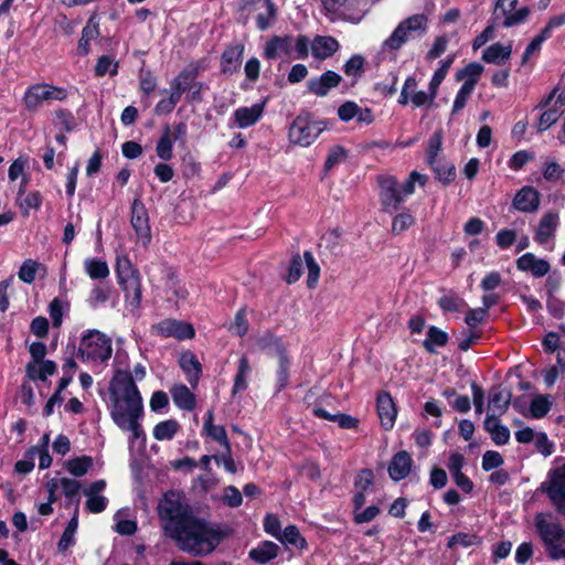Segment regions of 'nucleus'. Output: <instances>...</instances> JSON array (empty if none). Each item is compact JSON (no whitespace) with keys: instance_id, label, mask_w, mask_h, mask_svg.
I'll return each instance as SVG.
<instances>
[{"instance_id":"f257e3e1","label":"nucleus","mask_w":565,"mask_h":565,"mask_svg":"<svg viewBox=\"0 0 565 565\" xmlns=\"http://www.w3.org/2000/svg\"><path fill=\"white\" fill-rule=\"evenodd\" d=\"M166 535L175 541L178 547L195 555L211 553L218 537L207 524L196 518L191 508L173 492L164 494L158 505Z\"/></svg>"},{"instance_id":"f03ea898","label":"nucleus","mask_w":565,"mask_h":565,"mask_svg":"<svg viewBox=\"0 0 565 565\" xmlns=\"http://www.w3.org/2000/svg\"><path fill=\"white\" fill-rule=\"evenodd\" d=\"M113 422L124 431H130L129 443L145 441V431L139 423L143 414L142 398L129 371H118L109 387Z\"/></svg>"},{"instance_id":"7ed1b4c3","label":"nucleus","mask_w":565,"mask_h":565,"mask_svg":"<svg viewBox=\"0 0 565 565\" xmlns=\"http://www.w3.org/2000/svg\"><path fill=\"white\" fill-rule=\"evenodd\" d=\"M426 180L427 177L417 171H413L402 185L398 184L397 179L393 175H379V195L383 210L387 213L397 211L405 196L414 193L415 183L418 182L424 185Z\"/></svg>"},{"instance_id":"20e7f679","label":"nucleus","mask_w":565,"mask_h":565,"mask_svg":"<svg viewBox=\"0 0 565 565\" xmlns=\"http://www.w3.org/2000/svg\"><path fill=\"white\" fill-rule=\"evenodd\" d=\"M535 530L546 555L553 561L565 559V529L552 513H536Z\"/></svg>"},{"instance_id":"39448f33","label":"nucleus","mask_w":565,"mask_h":565,"mask_svg":"<svg viewBox=\"0 0 565 565\" xmlns=\"http://www.w3.org/2000/svg\"><path fill=\"white\" fill-rule=\"evenodd\" d=\"M428 31V18L424 13H417L402 20L387 39L381 45L382 53H396L407 42L420 39Z\"/></svg>"},{"instance_id":"423d86ee","label":"nucleus","mask_w":565,"mask_h":565,"mask_svg":"<svg viewBox=\"0 0 565 565\" xmlns=\"http://www.w3.org/2000/svg\"><path fill=\"white\" fill-rule=\"evenodd\" d=\"M116 275L118 285L125 292L126 302L134 309L141 305L142 287L138 269H136L128 256L118 255L116 258Z\"/></svg>"},{"instance_id":"0eeeda50","label":"nucleus","mask_w":565,"mask_h":565,"mask_svg":"<svg viewBox=\"0 0 565 565\" xmlns=\"http://www.w3.org/2000/svg\"><path fill=\"white\" fill-rule=\"evenodd\" d=\"M78 353L83 360L102 363L113 354L111 341L97 330H90L79 343Z\"/></svg>"},{"instance_id":"6e6552de","label":"nucleus","mask_w":565,"mask_h":565,"mask_svg":"<svg viewBox=\"0 0 565 565\" xmlns=\"http://www.w3.org/2000/svg\"><path fill=\"white\" fill-rule=\"evenodd\" d=\"M322 7L332 20L359 23L365 12V0H321Z\"/></svg>"},{"instance_id":"1a4fd4ad","label":"nucleus","mask_w":565,"mask_h":565,"mask_svg":"<svg viewBox=\"0 0 565 565\" xmlns=\"http://www.w3.org/2000/svg\"><path fill=\"white\" fill-rule=\"evenodd\" d=\"M323 128L320 122L312 120L308 113H303L297 116L290 125L288 131L289 141L301 147H308L318 138Z\"/></svg>"},{"instance_id":"9d476101","label":"nucleus","mask_w":565,"mask_h":565,"mask_svg":"<svg viewBox=\"0 0 565 565\" xmlns=\"http://www.w3.org/2000/svg\"><path fill=\"white\" fill-rule=\"evenodd\" d=\"M66 90L49 84H35L29 87L24 94L25 108L35 111L46 100H64Z\"/></svg>"},{"instance_id":"9b49d317","label":"nucleus","mask_w":565,"mask_h":565,"mask_svg":"<svg viewBox=\"0 0 565 565\" xmlns=\"http://www.w3.org/2000/svg\"><path fill=\"white\" fill-rule=\"evenodd\" d=\"M131 226L134 227L137 237L147 245L151 241V232L149 226L148 212L140 200L135 199L131 204Z\"/></svg>"},{"instance_id":"f8f14e48","label":"nucleus","mask_w":565,"mask_h":565,"mask_svg":"<svg viewBox=\"0 0 565 565\" xmlns=\"http://www.w3.org/2000/svg\"><path fill=\"white\" fill-rule=\"evenodd\" d=\"M205 68L202 62H193L186 65L171 82V92L179 98L184 92H189L190 86L200 73Z\"/></svg>"},{"instance_id":"ddd939ff","label":"nucleus","mask_w":565,"mask_h":565,"mask_svg":"<svg viewBox=\"0 0 565 565\" xmlns=\"http://www.w3.org/2000/svg\"><path fill=\"white\" fill-rule=\"evenodd\" d=\"M559 225V214L555 211L544 213L535 228L534 241L540 245H545L555 237Z\"/></svg>"},{"instance_id":"4468645a","label":"nucleus","mask_w":565,"mask_h":565,"mask_svg":"<svg viewBox=\"0 0 565 565\" xmlns=\"http://www.w3.org/2000/svg\"><path fill=\"white\" fill-rule=\"evenodd\" d=\"M540 204L541 193L530 185L521 188L512 201V206L522 213H535Z\"/></svg>"},{"instance_id":"2eb2a0df","label":"nucleus","mask_w":565,"mask_h":565,"mask_svg":"<svg viewBox=\"0 0 565 565\" xmlns=\"http://www.w3.org/2000/svg\"><path fill=\"white\" fill-rule=\"evenodd\" d=\"M158 333L163 337H173L178 340L192 339L195 334L194 328L191 323L166 319L156 326Z\"/></svg>"},{"instance_id":"dca6fc26","label":"nucleus","mask_w":565,"mask_h":565,"mask_svg":"<svg viewBox=\"0 0 565 565\" xmlns=\"http://www.w3.org/2000/svg\"><path fill=\"white\" fill-rule=\"evenodd\" d=\"M244 50L242 43L231 44L224 50L221 56V72L224 75L231 76L239 71Z\"/></svg>"},{"instance_id":"f3484780","label":"nucleus","mask_w":565,"mask_h":565,"mask_svg":"<svg viewBox=\"0 0 565 565\" xmlns=\"http://www.w3.org/2000/svg\"><path fill=\"white\" fill-rule=\"evenodd\" d=\"M516 268L520 271L531 273L535 278L544 277L551 269L547 260L537 258L533 253H525L516 262Z\"/></svg>"},{"instance_id":"a211bd4d","label":"nucleus","mask_w":565,"mask_h":565,"mask_svg":"<svg viewBox=\"0 0 565 565\" xmlns=\"http://www.w3.org/2000/svg\"><path fill=\"white\" fill-rule=\"evenodd\" d=\"M341 81L342 77L338 73L327 71L321 76L308 81V90L316 96L324 97L330 89L339 86Z\"/></svg>"},{"instance_id":"6ab92c4d","label":"nucleus","mask_w":565,"mask_h":565,"mask_svg":"<svg viewBox=\"0 0 565 565\" xmlns=\"http://www.w3.org/2000/svg\"><path fill=\"white\" fill-rule=\"evenodd\" d=\"M541 490L547 494L550 501L565 494V463L550 471Z\"/></svg>"},{"instance_id":"aec40b11","label":"nucleus","mask_w":565,"mask_h":565,"mask_svg":"<svg viewBox=\"0 0 565 565\" xmlns=\"http://www.w3.org/2000/svg\"><path fill=\"white\" fill-rule=\"evenodd\" d=\"M519 0H498L497 9H501L504 15L502 25L511 28L525 21L530 14V10L523 7L514 12Z\"/></svg>"},{"instance_id":"412c9836","label":"nucleus","mask_w":565,"mask_h":565,"mask_svg":"<svg viewBox=\"0 0 565 565\" xmlns=\"http://www.w3.org/2000/svg\"><path fill=\"white\" fill-rule=\"evenodd\" d=\"M279 54H284L291 57L294 54V38L291 35L286 36H273L265 45L264 56L267 60H274Z\"/></svg>"},{"instance_id":"4be33fe9","label":"nucleus","mask_w":565,"mask_h":565,"mask_svg":"<svg viewBox=\"0 0 565 565\" xmlns=\"http://www.w3.org/2000/svg\"><path fill=\"white\" fill-rule=\"evenodd\" d=\"M377 414L381 425L385 430L394 426L397 411L392 396L388 393H382L377 396Z\"/></svg>"},{"instance_id":"5701e85b","label":"nucleus","mask_w":565,"mask_h":565,"mask_svg":"<svg viewBox=\"0 0 565 565\" xmlns=\"http://www.w3.org/2000/svg\"><path fill=\"white\" fill-rule=\"evenodd\" d=\"M413 459L411 455L405 451L395 454L388 465V475L394 481L405 479L411 472Z\"/></svg>"},{"instance_id":"b1692460","label":"nucleus","mask_w":565,"mask_h":565,"mask_svg":"<svg viewBox=\"0 0 565 565\" xmlns=\"http://www.w3.org/2000/svg\"><path fill=\"white\" fill-rule=\"evenodd\" d=\"M265 103L255 104L250 107L237 108L233 118L238 128H247L255 125L264 113Z\"/></svg>"},{"instance_id":"393cba45","label":"nucleus","mask_w":565,"mask_h":565,"mask_svg":"<svg viewBox=\"0 0 565 565\" xmlns=\"http://www.w3.org/2000/svg\"><path fill=\"white\" fill-rule=\"evenodd\" d=\"M511 402V393L504 392L500 387H492L489 393V413L499 418L508 411Z\"/></svg>"},{"instance_id":"a878e982","label":"nucleus","mask_w":565,"mask_h":565,"mask_svg":"<svg viewBox=\"0 0 565 565\" xmlns=\"http://www.w3.org/2000/svg\"><path fill=\"white\" fill-rule=\"evenodd\" d=\"M339 42L332 36H316L311 43L313 57L326 60L339 50Z\"/></svg>"},{"instance_id":"bb28decb","label":"nucleus","mask_w":565,"mask_h":565,"mask_svg":"<svg viewBox=\"0 0 565 565\" xmlns=\"http://www.w3.org/2000/svg\"><path fill=\"white\" fill-rule=\"evenodd\" d=\"M203 430L205 431L206 436H209L211 439L217 441L220 445H222L225 448V451L230 452L231 443L228 440L225 427L222 425L213 424V412L212 411H209L205 415Z\"/></svg>"},{"instance_id":"cd10ccee","label":"nucleus","mask_w":565,"mask_h":565,"mask_svg":"<svg viewBox=\"0 0 565 565\" xmlns=\"http://www.w3.org/2000/svg\"><path fill=\"white\" fill-rule=\"evenodd\" d=\"M484 429L490 434L495 445L502 446L508 444L510 440L509 428L502 425L499 418H495L493 415H487Z\"/></svg>"},{"instance_id":"c85d7f7f","label":"nucleus","mask_w":565,"mask_h":565,"mask_svg":"<svg viewBox=\"0 0 565 565\" xmlns=\"http://www.w3.org/2000/svg\"><path fill=\"white\" fill-rule=\"evenodd\" d=\"M279 553V546L270 541H265L252 548L248 553L249 558L257 564H266L276 558Z\"/></svg>"},{"instance_id":"c756f323","label":"nucleus","mask_w":565,"mask_h":565,"mask_svg":"<svg viewBox=\"0 0 565 565\" xmlns=\"http://www.w3.org/2000/svg\"><path fill=\"white\" fill-rule=\"evenodd\" d=\"M180 366L186 374L188 381L192 387L196 386L202 369L201 364L192 352H185L180 358Z\"/></svg>"},{"instance_id":"7c9ffc66","label":"nucleus","mask_w":565,"mask_h":565,"mask_svg":"<svg viewBox=\"0 0 565 565\" xmlns=\"http://www.w3.org/2000/svg\"><path fill=\"white\" fill-rule=\"evenodd\" d=\"M512 54L511 45L493 43L482 53V60L487 63L501 65L505 63Z\"/></svg>"},{"instance_id":"2f4dec72","label":"nucleus","mask_w":565,"mask_h":565,"mask_svg":"<svg viewBox=\"0 0 565 565\" xmlns=\"http://www.w3.org/2000/svg\"><path fill=\"white\" fill-rule=\"evenodd\" d=\"M258 347L266 352V354L278 358V361L288 358L281 339L270 333L263 335L258 340Z\"/></svg>"},{"instance_id":"473e14b6","label":"nucleus","mask_w":565,"mask_h":565,"mask_svg":"<svg viewBox=\"0 0 565 565\" xmlns=\"http://www.w3.org/2000/svg\"><path fill=\"white\" fill-rule=\"evenodd\" d=\"M56 372V364L50 360H43L39 363H28L26 374L32 381H46L49 375Z\"/></svg>"},{"instance_id":"72a5a7b5","label":"nucleus","mask_w":565,"mask_h":565,"mask_svg":"<svg viewBox=\"0 0 565 565\" xmlns=\"http://www.w3.org/2000/svg\"><path fill=\"white\" fill-rule=\"evenodd\" d=\"M174 404L185 411H192L195 407L194 394L183 384L175 385L171 390Z\"/></svg>"},{"instance_id":"f704fd0d","label":"nucleus","mask_w":565,"mask_h":565,"mask_svg":"<svg viewBox=\"0 0 565 565\" xmlns=\"http://www.w3.org/2000/svg\"><path fill=\"white\" fill-rule=\"evenodd\" d=\"M99 35L98 22L95 17H92L82 31V36L78 42V53L86 55L89 52V42Z\"/></svg>"},{"instance_id":"c9c22d12","label":"nucleus","mask_w":565,"mask_h":565,"mask_svg":"<svg viewBox=\"0 0 565 565\" xmlns=\"http://www.w3.org/2000/svg\"><path fill=\"white\" fill-rule=\"evenodd\" d=\"M448 342V334L439 328L431 326L428 329L427 338L423 345L427 352L434 353L436 347H445Z\"/></svg>"},{"instance_id":"e433bc0d","label":"nucleus","mask_w":565,"mask_h":565,"mask_svg":"<svg viewBox=\"0 0 565 565\" xmlns=\"http://www.w3.org/2000/svg\"><path fill=\"white\" fill-rule=\"evenodd\" d=\"M156 152L157 156L164 161H168L172 158L173 141L170 126L164 127L163 134L157 142Z\"/></svg>"},{"instance_id":"4c0bfd02","label":"nucleus","mask_w":565,"mask_h":565,"mask_svg":"<svg viewBox=\"0 0 565 565\" xmlns=\"http://www.w3.org/2000/svg\"><path fill=\"white\" fill-rule=\"evenodd\" d=\"M250 372V365L246 355H242L238 360V371L234 379V385L232 394L235 395L238 392L245 391L248 386L247 375Z\"/></svg>"},{"instance_id":"58836bf2","label":"nucleus","mask_w":565,"mask_h":565,"mask_svg":"<svg viewBox=\"0 0 565 565\" xmlns=\"http://www.w3.org/2000/svg\"><path fill=\"white\" fill-rule=\"evenodd\" d=\"M180 429L175 419H167L158 423L153 428V437L157 440H171Z\"/></svg>"},{"instance_id":"ea45409f","label":"nucleus","mask_w":565,"mask_h":565,"mask_svg":"<svg viewBox=\"0 0 565 565\" xmlns=\"http://www.w3.org/2000/svg\"><path fill=\"white\" fill-rule=\"evenodd\" d=\"M482 72L483 66L477 62H472L457 73V79H466L463 84H470L471 87L475 88Z\"/></svg>"},{"instance_id":"a19ab883","label":"nucleus","mask_w":565,"mask_h":565,"mask_svg":"<svg viewBox=\"0 0 565 565\" xmlns=\"http://www.w3.org/2000/svg\"><path fill=\"white\" fill-rule=\"evenodd\" d=\"M85 270L92 279H103L108 277L109 268L106 262L88 258L84 263Z\"/></svg>"},{"instance_id":"79ce46f5","label":"nucleus","mask_w":565,"mask_h":565,"mask_svg":"<svg viewBox=\"0 0 565 565\" xmlns=\"http://www.w3.org/2000/svg\"><path fill=\"white\" fill-rule=\"evenodd\" d=\"M556 105L554 104L553 107L544 110L537 121L536 128L539 132H543L547 130L552 125H554L561 115L563 114V110H561Z\"/></svg>"},{"instance_id":"37998d69","label":"nucleus","mask_w":565,"mask_h":565,"mask_svg":"<svg viewBox=\"0 0 565 565\" xmlns=\"http://www.w3.org/2000/svg\"><path fill=\"white\" fill-rule=\"evenodd\" d=\"M364 64L365 58L360 54H355L345 62L343 72L349 77L361 78L364 73Z\"/></svg>"},{"instance_id":"c03bdc74","label":"nucleus","mask_w":565,"mask_h":565,"mask_svg":"<svg viewBox=\"0 0 565 565\" xmlns=\"http://www.w3.org/2000/svg\"><path fill=\"white\" fill-rule=\"evenodd\" d=\"M267 12L259 13L256 18V25L260 31L268 30L277 20V8L273 0L265 1Z\"/></svg>"},{"instance_id":"a18cd8bd","label":"nucleus","mask_w":565,"mask_h":565,"mask_svg":"<svg viewBox=\"0 0 565 565\" xmlns=\"http://www.w3.org/2000/svg\"><path fill=\"white\" fill-rule=\"evenodd\" d=\"M93 467V460L88 456H82L66 462V469L75 477H82Z\"/></svg>"},{"instance_id":"49530a36","label":"nucleus","mask_w":565,"mask_h":565,"mask_svg":"<svg viewBox=\"0 0 565 565\" xmlns=\"http://www.w3.org/2000/svg\"><path fill=\"white\" fill-rule=\"evenodd\" d=\"M438 305L444 311L448 312H458L467 307L466 301L454 292L439 298Z\"/></svg>"},{"instance_id":"de8ad7c7","label":"nucleus","mask_w":565,"mask_h":565,"mask_svg":"<svg viewBox=\"0 0 565 565\" xmlns=\"http://www.w3.org/2000/svg\"><path fill=\"white\" fill-rule=\"evenodd\" d=\"M551 407L552 401L548 395H537L531 402L530 412L534 418H543L550 412Z\"/></svg>"},{"instance_id":"09e8293b","label":"nucleus","mask_w":565,"mask_h":565,"mask_svg":"<svg viewBox=\"0 0 565 565\" xmlns=\"http://www.w3.org/2000/svg\"><path fill=\"white\" fill-rule=\"evenodd\" d=\"M285 545H294L299 548L306 546V540L301 536L299 530L295 525H288L278 539Z\"/></svg>"},{"instance_id":"8fccbe9b","label":"nucleus","mask_w":565,"mask_h":565,"mask_svg":"<svg viewBox=\"0 0 565 565\" xmlns=\"http://www.w3.org/2000/svg\"><path fill=\"white\" fill-rule=\"evenodd\" d=\"M303 258L308 268L307 285L310 289H313L317 287L319 280L320 267L315 260V257L311 252L306 250L303 253Z\"/></svg>"},{"instance_id":"3c124183","label":"nucleus","mask_w":565,"mask_h":565,"mask_svg":"<svg viewBox=\"0 0 565 565\" xmlns=\"http://www.w3.org/2000/svg\"><path fill=\"white\" fill-rule=\"evenodd\" d=\"M18 205L21 209V212L24 216H28L30 213V210H39L42 204V195L40 192L34 191L29 194L24 199L18 198L17 200Z\"/></svg>"},{"instance_id":"603ef678","label":"nucleus","mask_w":565,"mask_h":565,"mask_svg":"<svg viewBox=\"0 0 565 565\" xmlns=\"http://www.w3.org/2000/svg\"><path fill=\"white\" fill-rule=\"evenodd\" d=\"M429 166L433 168L436 173V178L440 182L448 184L455 179L456 172L452 164L440 160V163H434Z\"/></svg>"},{"instance_id":"864d4df0","label":"nucleus","mask_w":565,"mask_h":565,"mask_svg":"<svg viewBox=\"0 0 565 565\" xmlns=\"http://www.w3.org/2000/svg\"><path fill=\"white\" fill-rule=\"evenodd\" d=\"M39 269V263L29 258L25 259L18 271L19 279L23 282L32 284Z\"/></svg>"},{"instance_id":"5fc2aeb1","label":"nucleus","mask_w":565,"mask_h":565,"mask_svg":"<svg viewBox=\"0 0 565 565\" xmlns=\"http://www.w3.org/2000/svg\"><path fill=\"white\" fill-rule=\"evenodd\" d=\"M415 222L414 216L408 212L397 214L392 222V233L399 235L401 233L408 230Z\"/></svg>"},{"instance_id":"6e6d98bb","label":"nucleus","mask_w":565,"mask_h":565,"mask_svg":"<svg viewBox=\"0 0 565 565\" xmlns=\"http://www.w3.org/2000/svg\"><path fill=\"white\" fill-rule=\"evenodd\" d=\"M78 526L77 516L74 515L71 521L68 522L66 529L64 530L60 542H58V548L61 551H66L73 543H74V534L76 532V529Z\"/></svg>"},{"instance_id":"4d7b16f0","label":"nucleus","mask_w":565,"mask_h":565,"mask_svg":"<svg viewBox=\"0 0 565 565\" xmlns=\"http://www.w3.org/2000/svg\"><path fill=\"white\" fill-rule=\"evenodd\" d=\"M441 132L436 131L429 139L428 142V153H427V162L428 164L440 163V159L438 158V152L441 148Z\"/></svg>"},{"instance_id":"13d9d810","label":"nucleus","mask_w":565,"mask_h":565,"mask_svg":"<svg viewBox=\"0 0 565 565\" xmlns=\"http://www.w3.org/2000/svg\"><path fill=\"white\" fill-rule=\"evenodd\" d=\"M118 70V63L114 62L109 56L103 55L98 58L95 66L96 76H104L107 73L110 75H116Z\"/></svg>"},{"instance_id":"bf43d9fd","label":"nucleus","mask_w":565,"mask_h":565,"mask_svg":"<svg viewBox=\"0 0 565 565\" xmlns=\"http://www.w3.org/2000/svg\"><path fill=\"white\" fill-rule=\"evenodd\" d=\"M230 331H232L237 337H244L248 331V321L246 318L245 309H239L234 318V322L230 327Z\"/></svg>"},{"instance_id":"052dcab7","label":"nucleus","mask_w":565,"mask_h":565,"mask_svg":"<svg viewBox=\"0 0 565 565\" xmlns=\"http://www.w3.org/2000/svg\"><path fill=\"white\" fill-rule=\"evenodd\" d=\"M347 158V150L342 146H333L324 162V169L330 170L334 166L341 163Z\"/></svg>"},{"instance_id":"680f3d73","label":"nucleus","mask_w":565,"mask_h":565,"mask_svg":"<svg viewBox=\"0 0 565 565\" xmlns=\"http://www.w3.org/2000/svg\"><path fill=\"white\" fill-rule=\"evenodd\" d=\"M473 87L470 84H462L458 90L452 105V114H456L465 108L468 98L473 92Z\"/></svg>"},{"instance_id":"e2e57ef3","label":"nucleus","mask_w":565,"mask_h":565,"mask_svg":"<svg viewBox=\"0 0 565 565\" xmlns=\"http://www.w3.org/2000/svg\"><path fill=\"white\" fill-rule=\"evenodd\" d=\"M436 96H437V92L433 90V88L429 86L428 92L417 90V93H414L411 97V103L415 107L431 105L434 103Z\"/></svg>"},{"instance_id":"0e129e2a","label":"nucleus","mask_w":565,"mask_h":565,"mask_svg":"<svg viewBox=\"0 0 565 565\" xmlns=\"http://www.w3.org/2000/svg\"><path fill=\"white\" fill-rule=\"evenodd\" d=\"M452 62H454V56L448 57L447 60L441 62L440 67L434 73V75H433V77L430 79V83H429V86L433 88V90L437 92L439 85L445 79V77H446V75L448 73V70L450 68Z\"/></svg>"},{"instance_id":"69168bd1","label":"nucleus","mask_w":565,"mask_h":565,"mask_svg":"<svg viewBox=\"0 0 565 565\" xmlns=\"http://www.w3.org/2000/svg\"><path fill=\"white\" fill-rule=\"evenodd\" d=\"M278 362H279V366H278V371H277L276 391L280 392L288 385L290 362H289L288 358L281 359Z\"/></svg>"},{"instance_id":"338daca9","label":"nucleus","mask_w":565,"mask_h":565,"mask_svg":"<svg viewBox=\"0 0 565 565\" xmlns=\"http://www.w3.org/2000/svg\"><path fill=\"white\" fill-rule=\"evenodd\" d=\"M110 295V289L108 287L97 286L95 287L89 295L88 301L89 305L94 308L105 303Z\"/></svg>"},{"instance_id":"774afa93","label":"nucleus","mask_w":565,"mask_h":565,"mask_svg":"<svg viewBox=\"0 0 565 565\" xmlns=\"http://www.w3.org/2000/svg\"><path fill=\"white\" fill-rule=\"evenodd\" d=\"M503 463V458L498 451L488 450L482 457V469L489 471L500 467Z\"/></svg>"}]
</instances>
